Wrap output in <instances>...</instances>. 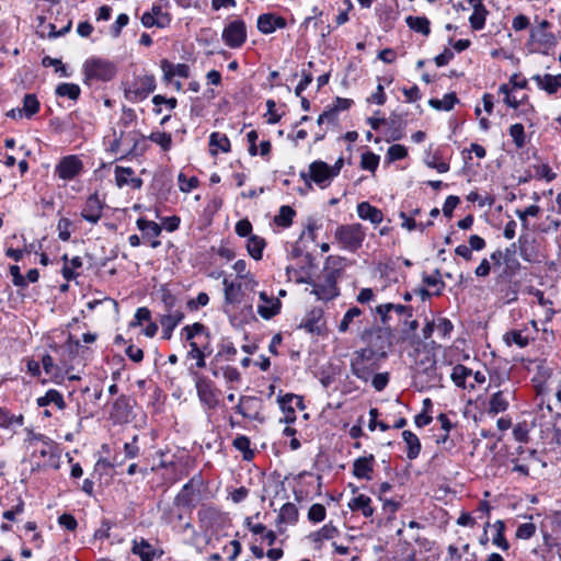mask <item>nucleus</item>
I'll return each instance as SVG.
<instances>
[{
	"label": "nucleus",
	"mask_w": 561,
	"mask_h": 561,
	"mask_svg": "<svg viewBox=\"0 0 561 561\" xmlns=\"http://www.w3.org/2000/svg\"><path fill=\"white\" fill-rule=\"evenodd\" d=\"M345 257L329 255L322 270L321 282H308L312 285V294L320 300H331L339 296L337 279L345 267Z\"/></svg>",
	"instance_id": "f257e3e1"
},
{
	"label": "nucleus",
	"mask_w": 561,
	"mask_h": 561,
	"mask_svg": "<svg viewBox=\"0 0 561 561\" xmlns=\"http://www.w3.org/2000/svg\"><path fill=\"white\" fill-rule=\"evenodd\" d=\"M366 232L360 224L339 225L334 231V240L340 248L348 252H356L362 248Z\"/></svg>",
	"instance_id": "f03ea898"
},
{
	"label": "nucleus",
	"mask_w": 561,
	"mask_h": 561,
	"mask_svg": "<svg viewBox=\"0 0 561 561\" xmlns=\"http://www.w3.org/2000/svg\"><path fill=\"white\" fill-rule=\"evenodd\" d=\"M188 373L193 377L199 402L207 410H214L219 404L220 391L215 387L214 382L206 376L194 370V366L188 367Z\"/></svg>",
	"instance_id": "7ed1b4c3"
},
{
	"label": "nucleus",
	"mask_w": 561,
	"mask_h": 561,
	"mask_svg": "<svg viewBox=\"0 0 561 561\" xmlns=\"http://www.w3.org/2000/svg\"><path fill=\"white\" fill-rule=\"evenodd\" d=\"M116 67L112 61L101 58H89L83 64V82L91 84L93 81H110L116 75Z\"/></svg>",
	"instance_id": "20e7f679"
},
{
	"label": "nucleus",
	"mask_w": 561,
	"mask_h": 561,
	"mask_svg": "<svg viewBox=\"0 0 561 561\" xmlns=\"http://www.w3.org/2000/svg\"><path fill=\"white\" fill-rule=\"evenodd\" d=\"M157 88L156 77L151 73L140 75L124 87L127 101L137 103L146 100Z\"/></svg>",
	"instance_id": "39448f33"
},
{
	"label": "nucleus",
	"mask_w": 561,
	"mask_h": 561,
	"mask_svg": "<svg viewBox=\"0 0 561 561\" xmlns=\"http://www.w3.org/2000/svg\"><path fill=\"white\" fill-rule=\"evenodd\" d=\"M360 339L371 347L376 348L380 357L387 356V350L391 346V332L388 328H373L365 330Z\"/></svg>",
	"instance_id": "423d86ee"
},
{
	"label": "nucleus",
	"mask_w": 561,
	"mask_h": 561,
	"mask_svg": "<svg viewBox=\"0 0 561 561\" xmlns=\"http://www.w3.org/2000/svg\"><path fill=\"white\" fill-rule=\"evenodd\" d=\"M221 37L228 47H241L247 41V27L244 21L237 19L228 23L222 31Z\"/></svg>",
	"instance_id": "0eeeda50"
},
{
	"label": "nucleus",
	"mask_w": 561,
	"mask_h": 561,
	"mask_svg": "<svg viewBox=\"0 0 561 561\" xmlns=\"http://www.w3.org/2000/svg\"><path fill=\"white\" fill-rule=\"evenodd\" d=\"M83 171V162L76 154L66 156L55 167V174L65 181H71Z\"/></svg>",
	"instance_id": "6e6552de"
},
{
	"label": "nucleus",
	"mask_w": 561,
	"mask_h": 561,
	"mask_svg": "<svg viewBox=\"0 0 561 561\" xmlns=\"http://www.w3.org/2000/svg\"><path fill=\"white\" fill-rule=\"evenodd\" d=\"M262 409V400L252 396H241L239 403L236 407V411L243 417L259 422L264 421V419L261 416Z\"/></svg>",
	"instance_id": "1a4fd4ad"
},
{
	"label": "nucleus",
	"mask_w": 561,
	"mask_h": 561,
	"mask_svg": "<svg viewBox=\"0 0 561 561\" xmlns=\"http://www.w3.org/2000/svg\"><path fill=\"white\" fill-rule=\"evenodd\" d=\"M300 176L306 182L308 181L309 178L311 181H313L321 187H325L333 179L330 165L323 161H313L309 165V174L301 172Z\"/></svg>",
	"instance_id": "9d476101"
},
{
	"label": "nucleus",
	"mask_w": 561,
	"mask_h": 561,
	"mask_svg": "<svg viewBox=\"0 0 561 561\" xmlns=\"http://www.w3.org/2000/svg\"><path fill=\"white\" fill-rule=\"evenodd\" d=\"M515 399V389L513 386H506L502 390L494 392L489 401V412L499 414L508 409L510 402Z\"/></svg>",
	"instance_id": "9b49d317"
},
{
	"label": "nucleus",
	"mask_w": 561,
	"mask_h": 561,
	"mask_svg": "<svg viewBox=\"0 0 561 561\" xmlns=\"http://www.w3.org/2000/svg\"><path fill=\"white\" fill-rule=\"evenodd\" d=\"M105 206L98 193L91 194L81 210V216L84 220L95 225L102 217L103 208Z\"/></svg>",
	"instance_id": "f8f14e48"
},
{
	"label": "nucleus",
	"mask_w": 561,
	"mask_h": 561,
	"mask_svg": "<svg viewBox=\"0 0 561 561\" xmlns=\"http://www.w3.org/2000/svg\"><path fill=\"white\" fill-rule=\"evenodd\" d=\"M517 245L516 243L510 244L503 251V270L500 274V277L504 279H511L515 276L520 270V263L517 259Z\"/></svg>",
	"instance_id": "ddd939ff"
},
{
	"label": "nucleus",
	"mask_w": 561,
	"mask_h": 561,
	"mask_svg": "<svg viewBox=\"0 0 561 561\" xmlns=\"http://www.w3.org/2000/svg\"><path fill=\"white\" fill-rule=\"evenodd\" d=\"M114 174L115 184L118 188L128 186L133 190H140L142 187V180L135 175V171L130 167L117 165Z\"/></svg>",
	"instance_id": "4468645a"
},
{
	"label": "nucleus",
	"mask_w": 561,
	"mask_h": 561,
	"mask_svg": "<svg viewBox=\"0 0 561 561\" xmlns=\"http://www.w3.org/2000/svg\"><path fill=\"white\" fill-rule=\"evenodd\" d=\"M203 480L199 474L192 477V479L183 485L181 491L175 497L178 505L190 507L193 505L195 495L199 492V486Z\"/></svg>",
	"instance_id": "2eb2a0df"
},
{
	"label": "nucleus",
	"mask_w": 561,
	"mask_h": 561,
	"mask_svg": "<svg viewBox=\"0 0 561 561\" xmlns=\"http://www.w3.org/2000/svg\"><path fill=\"white\" fill-rule=\"evenodd\" d=\"M126 139L128 140V144H130V146L124 149V159L137 158L142 156L147 151L148 145L146 141V137L141 135L138 130L128 131Z\"/></svg>",
	"instance_id": "dca6fc26"
},
{
	"label": "nucleus",
	"mask_w": 561,
	"mask_h": 561,
	"mask_svg": "<svg viewBox=\"0 0 561 561\" xmlns=\"http://www.w3.org/2000/svg\"><path fill=\"white\" fill-rule=\"evenodd\" d=\"M131 553L138 556L140 561H153L154 558H160L163 550L154 549L145 538H135L131 541Z\"/></svg>",
	"instance_id": "f3484780"
},
{
	"label": "nucleus",
	"mask_w": 561,
	"mask_h": 561,
	"mask_svg": "<svg viewBox=\"0 0 561 561\" xmlns=\"http://www.w3.org/2000/svg\"><path fill=\"white\" fill-rule=\"evenodd\" d=\"M286 25V20L274 13L260 14L256 21L257 30L265 35L274 33L277 28H285Z\"/></svg>",
	"instance_id": "a211bd4d"
},
{
	"label": "nucleus",
	"mask_w": 561,
	"mask_h": 561,
	"mask_svg": "<svg viewBox=\"0 0 561 561\" xmlns=\"http://www.w3.org/2000/svg\"><path fill=\"white\" fill-rule=\"evenodd\" d=\"M131 400L129 397L119 396L112 405L111 419L116 423L127 422L133 410Z\"/></svg>",
	"instance_id": "6ab92c4d"
},
{
	"label": "nucleus",
	"mask_w": 561,
	"mask_h": 561,
	"mask_svg": "<svg viewBox=\"0 0 561 561\" xmlns=\"http://www.w3.org/2000/svg\"><path fill=\"white\" fill-rule=\"evenodd\" d=\"M442 377L439 376L436 363L433 360L428 366L415 374V382L422 388H432L439 385Z\"/></svg>",
	"instance_id": "aec40b11"
},
{
	"label": "nucleus",
	"mask_w": 561,
	"mask_h": 561,
	"mask_svg": "<svg viewBox=\"0 0 561 561\" xmlns=\"http://www.w3.org/2000/svg\"><path fill=\"white\" fill-rule=\"evenodd\" d=\"M190 351L186 354L187 359H195L196 368H204L206 366V356L210 355L213 350L209 342H192Z\"/></svg>",
	"instance_id": "412c9836"
},
{
	"label": "nucleus",
	"mask_w": 561,
	"mask_h": 561,
	"mask_svg": "<svg viewBox=\"0 0 561 561\" xmlns=\"http://www.w3.org/2000/svg\"><path fill=\"white\" fill-rule=\"evenodd\" d=\"M160 68L163 72V81L165 83H172L173 77L178 76L181 78H188L190 77V67L186 64H178L174 65L168 59H162L160 61Z\"/></svg>",
	"instance_id": "4be33fe9"
},
{
	"label": "nucleus",
	"mask_w": 561,
	"mask_h": 561,
	"mask_svg": "<svg viewBox=\"0 0 561 561\" xmlns=\"http://www.w3.org/2000/svg\"><path fill=\"white\" fill-rule=\"evenodd\" d=\"M375 456L368 455L359 457L353 462V474L357 479L371 480V472L374 470Z\"/></svg>",
	"instance_id": "5701e85b"
},
{
	"label": "nucleus",
	"mask_w": 561,
	"mask_h": 561,
	"mask_svg": "<svg viewBox=\"0 0 561 561\" xmlns=\"http://www.w3.org/2000/svg\"><path fill=\"white\" fill-rule=\"evenodd\" d=\"M184 319V312L182 310H174L171 313H164L160 318V324L162 327V337L170 340L173 330Z\"/></svg>",
	"instance_id": "b1692460"
},
{
	"label": "nucleus",
	"mask_w": 561,
	"mask_h": 561,
	"mask_svg": "<svg viewBox=\"0 0 561 561\" xmlns=\"http://www.w3.org/2000/svg\"><path fill=\"white\" fill-rule=\"evenodd\" d=\"M473 8V13L469 18L470 25L473 30L480 31L485 25L488 10L483 4V0H468Z\"/></svg>",
	"instance_id": "393cba45"
},
{
	"label": "nucleus",
	"mask_w": 561,
	"mask_h": 561,
	"mask_svg": "<svg viewBox=\"0 0 561 561\" xmlns=\"http://www.w3.org/2000/svg\"><path fill=\"white\" fill-rule=\"evenodd\" d=\"M340 535V530L332 522L322 526L319 530L309 535L310 540L314 543L316 548H321L324 540H332Z\"/></svg>",
	"instance_id": "a878e982"
},
{
	"label": "nucleus",
	"mask_w": 561,
	"mask_h": 561,
	"mask_svg": "<svg viewBox=\"0 0 561 561\" xmlns=\"http://www.w3.org/2000/svg\"><path fill=\"white\" fill-rule=\"evenodd\" d=\"M357 215L363 220H368L373 225H379L383 220L381 209L370 205L368 202H362L357 205Z\"/></svg>",
	"instance_id": "bb28decb"
},
{
	"label": "nucleus",
	"mask_w": 561,
	"mask_h": 561,
	"mask_svg": "<svg viewBox=\"0 0 561 561\" xmlns=\"http://www.w3.org/2000/svg\"><path fill=\"white\" fill-rule=\"evenodd\" d=\"M348 507L353 512H360L366 518L374 515L375 510L371 505V499L366 494H358L348 502Z\"/></svg>",
	"instance_id": "cd10ccee"
},
{
	"label": "nucleus",
	"mask_w": 561,
	"mask_h": 561,
	"mask_svg": "<svg viewBox=\"0 0 561 561\" xmlns=\"http://www.w3.org/2000/svg\"><path fill=\"white\" fill-rule=\"evenodd\" d=\"M298 516H299V513H298L297 506L290 502L285 503L280 507L277 519H276L278 533L284 531V529L280 526L282 524H290V525L296 524V522L298 520Z\"/></svg>",
	"instance_id": "c85d7f7f"
},
{
	"label": "nucleus",
	"mask_w": 561,
	"mask_h": 561,
	"mask_svg": "<svg viewBox=\"0 0 561 561\" xmlns=\"http://www.w3.org/2000/svg\"><path fill=\"white\" fill-rule=\"evenodd\" d=\"M294 393H286L285 396H278L277 402L279 404V409L284 413V417L279 420L280 423L291 424L296 421V411L293 405L294 402Z\"/></svg>",
	"instance_id": "c756f323"
},
{
	"label": "nucleus",
	"mask_w": 561,
	"mask_h": 561,
	"mask_svg": "<svg viewBox=\"0 0 561 561\" xmlns=\"http://www.w3.org/2000/svg\"><path fill=\"white\" fill-rule=\"evenodd\" d=\"M537 85L549 94L556 93L561 88V75H535L531 78Z\"/></svg>",
	"instance_id": "7c9ffc66"
},
{
	"label": "nucleus",
	"mask_w": 561,
	"mask_h": 561,
	"mask_svg": "<svg viewBox=\"0 0 561 561\" xmlns=\"http://www.w3.org/2000/svg\"><path fill=\"white\" fill-rule=\"evenodd\" d=\"M323 327L322 311L319 309L311 310L300 322L299 328L305 329L309 333H320Z\"/></svg>",
	"instance_id": "2f4dec72"
},
{
	"label": "nucleus",
	"mask_w": 561,
	"mask_h": 561,
	"mask_svg": "<svg viewBox=\"0 0 561 561\" xmlns=\"http://www.w3.org/2000/svg\"><path fill=\"white\" fill-rule=\"evenodd\" d=\"M375 367L374 364H370L362 358H358L353 355L351 359V371L358 379L367 381L371 374L374 373Z\"/></svg>",
	"instance_id": "473e14b6"
},
{
	"label": "nucleus",
	"mask_w": 561,
	"mask_h": 561,
	"mask_svg": "<svg viewBox=\"0 0 561 561\" xmlns=\"http://www.w3.org/2000/svg\"><path fill=\"white\" fill-rule=\"evenodd\" d=\"M526 331H527V329H525V330H511V331H507L503 335V341L505 342V344L507 346H511V345L515 344L518 347L524 348L530 342V337L527 334H525Z\"/></svg>",
	"instance_id": "72a5a7b5"
},
{
	"label": "nucleus",
	"mask_w": 561,
	"mask_h": 561,
	"mask_svg": "<svg viewBox=\"0 0 561 561\" xmlns=\"http://www.w3.org/2000/svg\"><path fill=\"white\" fill-rule=\"evenodd\" d=\"M36 403L38 407H47L54 403L58 410L66 409V402L62 394L56 389H49L45 396L37 398Z\"/></svg>",
	"instance_id": "f704fd0d"
},
{
	"label": "nucleus",
	"mask_w": 561,
	"mask_h": 561,
	"mask_svg": "<svg viewBox=\"0 0 561 561\" xmlns=\"http://www.w3.org/2000/svg\"><path fill=\"white\" fill-rule=\"evenodd\" d=\"M405 23L409 28L424 36H428L431 33V22L426 16L409 15L405 18Z\"/></svg>",
	"instance_id": "c9c22d12"
},
{
	"label": "nucleus",
	"mask_w": 561,
	"mask_h": 561,
	"mask_svg": "<svg viewBox=\"0 0 561 561\" xmlns=\"http://www.w3.org/2000/svg\"><path fill=\"white\" fill-rule=\"evenodd\" d=\"M402 438L408 447L407 457L410 460L417 458L421 453V442L419 437L411 431H403Z\"/></svg>",
	"instance_id": "e433bc0d"
},
{
	"label": "nucleus",
	"mask_w": 561,
	"mask_h": 561,
	"mask_svg": "<svg viewBox=\"0 0 561 561\" xmlns=\"http://www.w3.org/2000/svg\"><path fill=\"white\" fill-rule=\"evenodd\" d=\"M128 131H121L117 135L116 130L113 129V140L110 142L107 150L113 154H119L118 159H124V149L130 146L126 139Z\"/></svg>",
	"instance_id": "4c0bfd02"
},
{
	"label": "nucleus",
	"mask_w": 561,
	"mask_h": 561,
	"mask_svg": "<svg viewBox=\"0 0 561 561\" xmlns=\"http://www.w3.org/2000/svg\"><path fill=\"white\" fill-rule=\"evenodd\" d=\"M266 245L265 240L256 234H251L247 242V250L250 256L256 261L263 256V250Z\"/></svg>",
	"instance_id": "58836bf2"
},
{
	"label": "nucleus",
	"mask_w": 561,
	"mask_h": 561,
	"mask_svg": "<svg viewBox=\"0 0 561 561\" xmlns=\"http://www.w3.org/2000/svg\"><path fill=\"white\" fill-rule=\"evenodd\" d=\"M471 375H472V370L470 368H468L465 365L457 364L453 368L450 378H451L453 382L455 383V386L466 389L468 387L467 382H466L467 378L470 377Z\"/></svg>",
	"instance_id": "ea45409f"
},
{
	"label": "nucleus",
	"mask_w": 561,
	"mask_h": 561,
	"mask_svg": "<svg viewBox=\"0 0 561 561\" xmlns=\"http://www.w3.org/2000/svg\"><path fill=\"white\" fill-rule=\"evenodd\" d=\"M55 93L59 98L77 101L80 98L81 89L76 83L62 82L56 87Z\"/></svg>",
	"instance_id": "a19ab883"
},
{
	"label": "nucleus",
	"mask_w": 561,
	"mask_h": 561,
	"mask_svg": "<svg viewBox=\"0 0 561 561\" xmlns=\"http://www.w3.org/2000/svg\"><path fill=\"white\" fill-rule=\"evenodd\" d=\"M224 294L226 304L233 305L240 300L241 285L224 279Z\"/></svg>",
	"instance_id": "79ce46f5"
},
{
	"label": "nucleus",
	"mask_w": 561,
	"mask_h": 561,
	"mask_svg": "<svg viewBox=\"0 0 561 561\" xmlns=\"http://www.w3.org/2000/svg\"><path fill=\"white\" fill-rule=\"evenodd\" d=\"M530 37L540 46L547 48L553 47L557 44V37L551 32L542 30H531Z\"/></svg>",
	"instance_id": "37998d69"
},
{
	"label": "nucleus",
	"mask_w": 561,
	"mask_h": 561,
	"mask_svg": "<svg viewBox=\"0 0 561 561\" xmlns=\"http://www.w3.org/2000/svg\"><path fill=\"white\" fill-rule=\"evenodd\" d=\"M458 102V99L454 92L447 93L444 95L442 100L439 99H431L428 104L438 111H450L455 104Z\"/></svg>",
	"instance_id": "c03bdc74"
},
{
	"label": "nucleus",
	"mask_w": 561,
	"mask_h": 561,
	"mask_svg": "<svg viewBox=\"0 0 561 561\" xmlns=\"http://www.w3.org/2000/svg\"><path fill=\"white\" fill-rule=\"evenodd\" d=\"M171 22L170 15H161L160 19H156L153 11L145 12L141 16V23L145 27H165Z\"/></svg>",
	"instance_id": "a18cd8bd"
},
{
	"label": "nucleus",
	"mask_w": 561,
	"mask_h": 561,
	"mask_svg": "<svg viewBox=\"0 0 561 561\" xmlns=\"http://www.w3.org/2000/svg\"><path fill=\"white\" fill-rule=\"evenodd\" d=\"M39 106L37 96L33 93H28L23 98V107L21 110L27 118H31L38 113Z\"/></svg>",
	"instance_id": "49530a36"
},
{
	"label": "nucleus",
	"mask_w": 561,
	"mask_h": 561,
	"mask_svg": "<svg viewBox=\"0 0 561 561\" xmlns=\"http://www.w3.org/2000/svg\"><path fill=\"white\" fill-rule=\"evenodd\" d=\"M296 215L295 210L287 205L279 208L278 214L274 218V222L278 227L287 228L293 224V218Z\"/></svg>",
	"instance_id": "de8ad7c7"
},
{
	"label": "nucleus",
	"mask_w": 561,
	"mask_h": 561,
	"mask_svg": "<svg viewBox=\"0 0 561 561\" xmlns=\"http://www.w3.org/2000/svg\"><path fill=\"white\" fill-rule=\"evenodd\" d=\"M137 228L145 233L147 237L157 238L160 236L162 228L154 221H149L145 218L137 219Z\"/></svg>",
	"instance_id": "09e8293b"
},
{
	"label": "nucleus",
	"mask_w": 561,
	"mask_h": 561,
	"mask_svg": "<svg viewBox=\"0 0 561 561\" xmlns=\"http://www.w3.org/2000/svg\"><path fill=\"white\" fill-rule=\"evenodd\" d=\"M42 66L45 68L54 67L55 72L58 73L61 78H69L71 76V73L68 71V68L62 64L60 59L45 56L42 58Z\"/></svg>",
	"instance_id": "8fccbe9b"
},
{
	"label": "nucleus",
	"mask_w": 561,
	"mask_h": 561,
	"mask_svg": "<svg viewBox=\"0 0 561 561\" xmlns=\"http://www.w3.org/2000/svg\"><path fill=\"white\" fill-rule=\"evenodd\" d=\"M148 139L160 146L163 151H169L172 147V136L165 131H152Z\"/></svg>",
	"instance_id": "3c124183"
},
{
	"label": "nucleus",
	"mask_w": 561,
	"mask_h": 561,
	"mask_svg": "<svg viewBox=\"0 0 561 561\" xmlns=\"http://www.w3.org/2000/svg\"><path fill=\"white\" fill-rule=\"evenodd\" d=\"M232 445L236 449L242 451L244 460H251L253 458L254 453L250 448L251 443L249 437L239 435L233 439Z\"/></svg>",
	"instance_id": "603ef678"
},
{
	"label": "nucleus",
	"mask_w": 561,
	"mask_h": 561,
	"mask_svg": "<svg viewBox=\"0 0 561 561\" xmlns=\"http://www.w3.org/2000/svg\"><path fill=\"white\" fill-rule=\"evenodd\" d=\"M209 146L220 149L222 152L230 151V140L225 134L215 131L209 137Z\"/></svg>",
	"instance_id": "864d4df0"
},
{
	"label": "nucleus",
	"mask_w": 561,
	"mask_h": 561,
	"mask_svg": "<svg viewBox=\"0 0 561 561\" xmlns=\"http://www.w3.org/2000/svg\"><path fill=\"white\" fill-rule=\"evenodd\" d=\"M14 424L22 425L23 416L11 414L7 409L0 407V427H10Z\"/></svg>",
	"instance_id": "5fc2aeb1"
},
{
	"label": "nucleus",
	"mask_w": 561,
	"mask_h": 561,
	"mask_svg": "<svg viewBox=\"0 0 561 561\" xmlns=\"http://www.w3.org/2000/svg\"><path fill=\"white\" fill-rule=\"evenodd\" d=\"M379 160L380 158L378 154L371 151L364 152L360 158V168L375 172L379 165Z\"/></svg>",
	"instance_id": "6e6d98bb"
},
{
	"label": "nucleus",
	"mask_w": 561,
	"mask_h": 561,
	"mask_svg": "<svg viewBox=\"0 0 561 561\" xmlns=\"http://www.w3.org/2000/svg\"><path fill=\"white\" fill-rule=\"evenodd\" d=\"M494 527L496 528V534L493 537V543L501 548L502 550H507L510 548L508 541L505 538L504 530H505V524L503 520H496L494 524Z\"/></svg>",
	"instance_id": "4d7b16f0"
},
{
	"label": "nucleus",
	"mask_w": 561,
	"mask_h": 561,
	"mask_svg": "<svg viewBox=\"0 0 561 561\" xmlns=\"http://www.w3.org/2000/svg\"><path fill=\"white\" fill-rule=\"evenodd\" d=\"M510 135L517 148H523L525 146L526 137L523 124H513L510 127Z\"/></svg>",
	"instance_id": "13d9d810"
},
{
	"label": "nucleus",
	"mask_w": 561,
	"mask_h": 561,
	"mask_svg": "<svg viewBox=\"0 0 561 561\" xmlns=\"http://www.w3.org/2000/svg\"><path fill=\"white\" fill-rule=\"evenodd\" d=\"M362 314V310L358 307H352L350 308L343 319L341 320L339 324V331L344 333L348 330L350 324L353 322L355 318H358Z\"/></svg>",
	"instance_id": "bf43d9fd"
},
{
	"label": "nucleus",
	"mask_w": 561,
	"mask_h": 561,
	"mask_svg": "<svg viewBox=\"0 0 561 561\" xmlns=\"http://www.w3.org/2000/svg\"><path fill=\"white\" fill-rule=\"evenodd\" d=\"M280 301L275 299L271 302V306H259L257 313L265 320L273 318L278 314L280 311Z\"/></svg>",
	"instance_id": "052dcab7"
},
{
	"label": "nucleus",
	"mask_w": 561,
	"mask_h": 561,
	"mask_svg": "<svg viewBox=\"0 0 561 561\" xmlns=\"http://www.w3.org/2000/svg\"><path fill=\"white\" fill-rule=\"evenodd\" d=\"M353 355L358 358H362L370 364H374L373 362L375 359L382 358V357H380L379 352L376 348L371 347L370 345H367V347L355 351Z\"/></svg>",
	"instance_id": "680f3d73"
},
{
	"label": "nucleus",
	"mask_w": 561,
	"mask_h": 561,
	"mask_svg": "<svg viewBox=\"0 0 561 561\" xmlns=\"http://www.w3.org/2000/svg\"><path fill=\"white\" fill-rule=\"evenodd\" d=\"M536 525L533 522H527L518 525L515 536L517 539L528 540L536 534Z\"/></svg>",
	"instance_id": "e2e57ef3"
},
{
	"label": "nucleus",
	"mask_w": 561,
	"mask_h": 561,
	"mask_svg": "<svg viewBox=\"0 0 561 561\" xmlns=\"http://www.w3.org/2000/svg\"><path fill=\"white\" fill-rule=\"evenodd\" d=\"M327 516V510L322 504H312L308 511V519L311 523H320L324 520Z\"/></svg>",
	"instance_id": "0e129e2a"
},
{
	"label": "nucleus",
	"mask_w": 561,
	"mask_h": 561,
	"mask_svg": "<svg viewBox=\"0 0 561 561\" xmlns=\"http://www.w3.org/2000/svg\"><path fill=\"white\" fill-rule=\"evenodd\" d=\"M179 187L181 192L188 193L198 186V180L195 176L186 179L184 173L178 175Z\"/></svg>",
	"instance_id": "69168bd1"
},
{
	"label": "nucleus",
	"mask_w": 561,
	"mask_h": 561,
	"mask_svg": "<svg viewBox=\"0 0 561 561\" xmlns=\"http://www.w3.org/2000/svg\"><path fill=\"white\" fill-rule=\"evenodd\" d=\"M435 324L438 334L444 339L449 337L451 331L454 330V324L447 318H438L435 321Z\"/></svg>",
	"instance_id": "338daca9"
},
{
	"label": "nucleus",
	"mask_w": 561,
	"mask_h": 561,
	"mask_svg": "<svg viewBox=\"0 0 561 561\" xmlns=\"http://www.w3.org/2000/svg\"><path fill=\"white\" fill-rule=\"evenodd\" d=\"M387 156L389 161L401 160L408 156V150L402 145H392L388 148Z\"/></svg>",
	"instance_id": "774afa93"
}]
</instances>
